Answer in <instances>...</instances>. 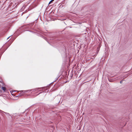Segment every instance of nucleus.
<instances>
[{
    "label": "nucleus",
    "mask_w": 132,
    "mask_h": 132,
    "mask_svg": "<svg viewBox=\"0 0 132 132\" xmlns=\"http://www.w3.org/2000/svg\"><path fill=\"white\" fill-rule=\"evenodd\" d=\"M105 54L103 55V57H103L104 58H106V57H108L109 55V54L107 51H105Z\"/></svg>",
    "instance_id": "obj_1"
},
{
    "label": "nucleus",
    "mask_w": 132,
    "mask_h": 132,
    "mask_svg": "<svg viewBox=\"0 0 132 132\" xmlns=\"http://www.w3.org/2000/svg\"><path fill=\"white\" fill-rule=\"evenodd\" d=\"M100 47H101L100 45V44H99L98 47H97V53H98V52L99 51Z\"/></svg>",
    "instance_id": "obj_2"
},
{
    "label": "nucleus",
    "mask_w": 132,
    "mask_h": 132,
    "mask_svg": "<svg viewBox=\"0 0 132 132\" xmlns=\"http://www.w3.org/2000/svg\"><path fill=\"white\" fill-rule=\"evenodd\" d=\"M28 25V27L29 28H30L32 27V26L34 25V23H31L29 24Z\"/></svg>",
    "instance_id": "obj_3"
},
{
    "label": "nucleus",
    "mask_w": 132,
    "mask_h": 132,
    "mask_svg": "<svg viewBox=\"0 0 132 132\" xmlns=\"http://www.w3.org/2000/svg\"><path fill=\"white\" fill-rule=\"evenodd\" d=\"M1 89L4 91H5L6 89L5 87H1Z\"/></svg>",
    "instance_id": "obj_4"
},
{
    "label": "nucleus",
    "mask_w": 132,
    "mask_h": 132,
    "mask_svg": "<svg viewBox=\"0 0 132 132\" xmlns=\"http://www.w3.org/2000/svg\"><path fill=\"white\" fill-rule=\"evenodd\" d=\"M54 1V0H51V1L50 2H49V4H50L52 2H53V1Z\"/></svg>",
    "instance_id": "obj_5"
},
{
    "label": "nucleus",
    "mask_w": 132,
    "mask_h": 132,
    "mask_svg": "<svg viewBox=\"0 0 132 132\" xmlns=\"http://www.w3.org/2000/svg\"><path fill=\"white\" fill-rule=\"evenodd\" d=\"M20 95H23V93H20Z\"/></svg>",
    "instance_id": "obj_6"
},
{
    "label": "nucleus",
    "mask_w": 132,
    "mask_h": 132,
    "mask_svg": "<svg viewBox=\"0 0 132 132\" xmlns=\"http://www.w3.org/2000/svg\"><path fill=\"white\" fill-rule=\"evenodd\" d=\"M129 75V74H127V75H126V77H125V78L126 77H128V76Z\"/></svg>",
    "instance_id": "obj_7"
},
{
    "label": "nucleus",
    "mask_w": 132,
    "mask_h": 132,
    "mask_svg": "<svg viewBox=\"0 0 132 132\" xmlns=\"http://www.w3.org/2000/svg\"><path fill=\"white\" fill-rule=\"evenodd\" d=\"M5 114H6V115H9V113H6V112H5Z\"/></svg>",
    "instance_id": "obj_8"
},
{
    "label": "nucleus",
    "mask_w": 132,
    "mask_h": 132,
    "mask_svg": "<svg viewBox=\"0 0 132 132\" xmlns=\"http://www.w3.org/2000/svg\"><path fill=\"white\" fill-rule=\"evenodd\" d=\"M123 82V81L122 80H121L120 81V83L121 84V83H122Z\"/></svg>",
    "instance_id": "obj_9"
},
{
    "label": "nucleus",
    "mask_w": 132,
    "mask_h": 132,
    "mask_svg": "<svg viewBox=\"0 0 132 132\" xmlns=\"http://www.w3.org/2000/svg\"><path fill=\"white\" fill-rule=\"evenodd\" d=\"M33 91H34L35 90H34V89H33Z\"/></svg>",
    "instance_id": "obj_10"
},
{
    "label": "nucleus",
    "mask_w": 132,
    "mask_h": 132,
    "mask_svg": "<svg viewBox=\"0 0 132 132\" xmlns=\"http://www.w3.org/2000/svg\"><path fill=\"white\" fill-rule=\"evenodd\" d=\"M0 57H1V55H0Z\"/></svg>",
    "instance_id": "obj_11"
},
{
    "label": "nucleus",
    "mask_w": 132,
    "mask_h": 132,
    "mask_svg": "<svg viewBox=\"0 0 132 132\" xmlns=\"http://www.w3.org/2000/svg\"><path fill=\"white\" fill-rule=\"evenodd\" d=\"M26 31H28V30H26Z\"/></svg>",
    "instance_id": "obj_12"
}]
</instances>
